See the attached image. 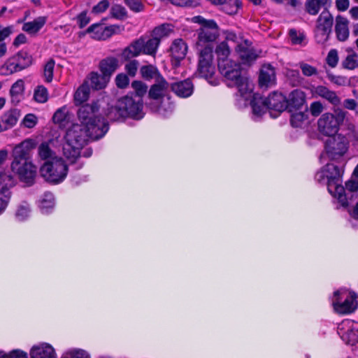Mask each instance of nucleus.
<instances>
[{
  "instance_id": "29",
  "label": "nucleus",
  "mask_w": 358,
  "mask_h": 358,
  "mask_svg": "<svg viewBox=\"0 0 358 358\" xmlns=\"http://www.w3.org/2000/svg\"><path fill=\"white\" fill-rule=\"evenodd\" d=\"M141 43L134 40L127 47H126L121 53V57L124 61L132 60L134 57H136L142 54L140 48Z\"/></svg>"
},
{
  "instance_id": "28",
  "label": "nucleus",
  "mask_w": 358,
  "mask_h": 358,
  "mask_svg": "<svg viewBox=\"0 0 358 358\" xmlns=\"http://www.w3.org/2000/svg\"><path fill=\"white\" fill-rule=\"evenodd\" d=\"M20 116L21 113L19 109L12 108L4 113L1 119L6 130H8L13 128L17 124Z\"/></svg>"
},
{
  "instance_id": "2",
  "label": "nucleus",
  "mask_w": 358,
  "mask_h": 358,
  "mask_svg": "<svg viewBox=\"0 0 358 358\" xmlns=\"http://www.w3.org/2000/svg\"><path fill=\"white\" fill-rule=\"evenodd\" d=\"M90 138L87 129L78 124H73L66 132V143L63 146L64 155L75 166V169L78 170L83 166V162H80V150L84 147Z\"/></svg>"
},
{
  "instance_id": "10",
  "label": "nucleus",
  "mask_w": 358,
  "mask_h": 358,
  "mask_svg": "<svg viewBox=\"0 0 358 358\" xmlns=\"http://www.w3.org/2000/svg\"><path fill=\"white\" fill-rule=\"evenodd\" d=\"M333 24V15L324 9L317 17L314 29V36L317 43L324 44L329 39Z\"/></svg>"
},
{
  "instance_id": "44",
  "label": "nucleus",
  "mask_w": 358,
  "mask_h": 358,
  "mask_svg": "<svg viewBox=\"0 0 358 358\" xmlns=\"http://www.w3.org/2000/svg\"><path fill=\"white\" fill-rule=\"evenodd\" d=\"M30 213L29 205L26 201H23L17 207L15 216L19 221H24L29 216Z\"/></svg>"
},
{
  "instance_id": "62",
  "label": "nucleus",
  "mask_w": 358,
  "mask_h": 358,
  "mask_svg": "<svg viewBox=\"0 0 358 358\" xmlns=\"http://www.w3.org/2000/svg\"><path fill=\"white\" fill-rule=\"evenodd\" d=\"M124 1L134 12H140L143 10V5L139 0H124Z\"/></svg>"
},
{
  "instance_id": "49",
  "label": "nucleus",
  "mask_w": 358,
  "mask_h": 358,
  "mask_svg": "<svg viewBox=\"0 0 358 358\" xmlns=\"http://www.w3.org/2000/svg\"><path fill=\"white\" fill-rule=\"evenodd\" d=\"M54 67L55 61L53 59L48 61L44 66L43 74L45 80L48 83H50L52 80Z\"/></svg>"
},
{
  "instance_id": "11",
  "label": "nucleus",
  "mask_w": 358,
  "mask_h": 358,
  "mask_svg": "<svg viewBox=\"0 0 358 358\" xmlns=\"http://www.w3.org/2000/svg\"><path fill=\"white\" fill-rule=\"evenodd\" d=\"M119 104L122 107V113L126 117H129L135 120H141L144 116L143 111V99L133 95H126L118 99Z\"/></svg>"
},
{
  "instance_id": "4",
  "label": "nucleus",
  "mask_w": 358,
  "mask_h": 358,
  "mask_svg": "<svg viewBox=\"0 0 358 358\" xmlns=\"http://www.w3.org/2000/svg\"><path fill=\"white\" fill-rule=\"evenodd\" d=\"M220 73L225 78L227 86L236 87L240 96L246 98L251 90L249 87L248 79L242 74V68L239 63L231 59L224 60L217 64Z\"/></svg>"
},
{
  "instance_id": "6",
  "label": "nucleus",
  "mask_w": 358,
  "mask_h": 358,
  "mask_svg": "<svg viewBox=\"0 0 358 358\" xmlns=\"http://www.w3.org/2000/svg\"><path fill=\"white\" fill-rule=\"evenodd\" d=\"M327 176V186L329 192L337 198L338 202L344 207L348 206L345 189L341 185L343 167H339L334 164H327L323 167Z\"/></svg>"
},
{
  "instance_id": "52",
  "label": "nucleus",
  "mask_w": 358,
  "mask_h": 358,
  "mask_svg": "<svg viewBox=\"0 0 358 358\" xmlns=\"http://www.w3.org/2000/svg\"><path fill=\"white\" fill-rule=\"evenodd\" d=\"M23 91L24 82L22 80H19L12 85L10 92L13 99L14 97L17 98L19 95L22 94Z\"/></svg>"
},
{
  "instance_id": "51",
  "label": "nucleus",
  "mask_w": 358,
  "mask_h": 358,
  "mask_svg": "<svg viewBox=\"0 0 358 358\" xmlns=\"http://www.w3.org/2000/svg\"><path fill=\"white\" fill-rule=\"evenodd\" d=\"M115 84L118 88L124 89L129 84V79L126 73H119L115 77Z\"/></svg>"
},
{
  "instance_id": "22",
  "label": "nucleus",
  "mask_w": 358,
  "mask_h": 358,
  "mask_svg": "<svg viewBox=\"0 0 358 358\" xmlns=\"http://www.w3.org/2000/svg\"><path fill=\"white\" fill-rule=\"evenodd\" d=\"M349 21L348 20L342 16L337 15L336 17L335 32L336 38L341 42L347 41L349 38Z\"/></svg>"
},
{
  "instance_id": "32",
  "label": "nucleus",
  "mask_w": 358,
  "mask_h": 358,
  "mask_svg": "<svg viewBox=\"0 0 358 358\" xmlns=\"http://www.w3.org/2000/svg\"><path fill=\"white\" fill-rule=\"evenodd\" d=\"M15 184V180L10 172L0 173V192L10 195V189Z\"/></svg>"
},
{
  "instance_id": "1",
  "label": "nucleus",
  "mask_w": 358,
  "mask_h": 358,
  "mask_svg": "<svg viewBox=\"0 0 358 358\" xmlns=\"http://www.w3.org/2000/svg\"><path fill=\"white\" fill-rule=\"evenodd\" d=\"M36 144L35 140L27 138L15 145L13 150L11 169L17 173L20 180L28 186L33 185L36 174V167L29 161Z\"/></svg>"
},
{
  "instance_id": "7",
  "label": "nucleus",
  "mask_w": 358,
  "mask_h": 358,
  "mask_svg": "<svg viewBox=\"0 0 358 358\" xmlns=\"http://www.w3.org/2000/svg\"><path fill=\"white\" fill-rule=\"evenodd\" d=\"M40 173L48 182L58 184L66 178L68 166L62 157H55L41 166Z\"/></svg>"
},
{
  "instance_id": "8",
  "label": "nucleus",
  "mask_w": 358,
  "mask_h": 358,
  "mask_svg": "<svg viewBox=\"0 0 358 358\" xmlns=\"http://www.w3.org/2000/svg\"><path fill=\"white\" fill-rule=\"evenodd\" d=\"M356 299L355 292H348L345 289H341L334 292L332 306L336 313L349 314L357 308Z\"/></svg>"
},
{
  "instance_id": "9",
  "label": "nucleus",
  "mask_w": 358,
  "mask_h": 358,
  "mask_svg": "<svg viewBox=\"0 0 358 358\" xmlns=\"http://www.w3.org/2000/svg\"><path fill=\"white\" fill-rule=\"evenodd\" d=\"M213 48L214 46L196 45V48L199 52L198 71L201 77L206 79L213 76L215 68L213 64Z\"/></svg>"
},
{
  "instance_id": "36",
  "label": "nucleus",
  "mask_w": 358,
  "mask_h": 358,
  "mask_svg": "<svg viewBox=\"0 0 358 358\" xmlns=\"http://www.w3.org/2000/svg\"><path fill=\"white\" fill-rule=\"evenodd\" d=\"M90 87L86 83L80 85L74 94V103L76 106L82 104L88 99L90 94Z\"/></svg>"
},
{
  "instance_id": "56",
  "label": "nucleus",
  "mask_w": 358,
  "mask_h": 358,
  "mask_svg": "<svg viewBox=\"0 0 358 358\" xmlns=\"http://www.w3.org/2000/svg\"><path fill=\"white\" fill-rule=\"evenodd\" d=\"M36 123L37 117L32 113L27 114L22 122V124L29 129L33 128L36 124Z\"/></svg>"
},
{
  "instance_id": "12",
  "label": "nucleus",
  "mask_w": 358,
  "mask_h": 358,
  "mask_svg": "<svg viewBox=\"0 0 358 358\" xmlns=\"http://www.w3.org/2000/svg\"><path fill=\"white\" fill-rule=\"evenodd\" d=\"M348 140L344 136H334L326 143V153L331 160H336L344 155L348 150Z\"/></svg>"
},
{
  "instance_id": "24",
  "label": "nucleus",
  "mask_w": 358,
  "mask_h": 358,
  "mask_svg": "<svg viewBox=\"0 0 358 358\" xmlns=\"http://www.w3.org/2000/svg\"><path fill=\"white\" fill-rule=\"evenodd\" d=\"M119 61L114 57H108L102 59L99 63V69L103 77L110 78L117 69Z\"/></svg>"
},
{
  "instance_id": "18",
  "label": "nucleus",
  "mask_w": 358,
  "mask_h": 358,
  "mask_svg": "<svg viewBox=\"0 0 358 358\" xmlns=\"http://www.w3.org/2000/svg\"><path fill=\"white\" fill-rule=\"evenodd\" d=\"M306 103V94L300 90H294L286 98V104L287 107L286 110L289 113L297 111L303 108Z\"/></svg>"
},
{
  "instance_id": "15",
  "label": "nucleus",
  "mask_w": 358,
  "mask_h": 358,
  "mask_svg": "<svg viewBox=\"0 0 358 358\" xmlns=\"http://www.w3.org/2000/svg\"><path fill=\"white\" fill-rule=\"evenodd\" d=\"M119 29L117 25L104 26L102 22L90 25L86 33L91 34L92 38L98 41H104L111 37Z\"/></svg>"
},
{
  "instance_id": "19",
  "label": "nucleus",
  "mask_w": 358,
  "mask_h": 358,
  "mask_svg": "<svg viewBox=\"0 0 358 358\" xmlns=\"http://www.w3.org/2000/svg\"><path fill=\"white\" fill-rule=\"evenodd\" d=\"M268 110H274L278 113H282L286 110L287 105L286 104V96L282 93L276 92L271 94L267 98L264 99Z\"/></svg>"
},
{
  "instance_id": "34",
  "label": "nucleus",
  "mask_w": 358,
  "mask_h": 358,
  "mask_svg": "<svg viewBox=\"0 0 358 358\" xmlns=\"http://www.w3.org/2000/svg\"><path fill=\"white\" fill-rule=\"evenodd\" d=\"M122 107L117 101L115 106L108 107L106 112V115L108 120L110 121H123L126 116L124 113H122Z\"/></svg>"
},
{
  "instance_id": "20",
  "label": "nucleus",
  "mask_w": 358,
  "mask_h": 358,
  "mask_svg": "<svg viewBox=\"0 0 358 358\" xmlns=\"http://www.w3.org/2000/svg\"><path fill=\"white\" fill-rule=\"evenodd\" d=\"M236 51L244 64H250L254 62L259 56L257 51L252 46L251 43H249L248 41H245L243 43L238 45Z\"/></svg>"
},
{
  "instance_id": "46",
  "label": "nucleus",
  "mask_w": 358,
  "mask_h": 358,
  "mask_svg": "<svg viewBox=\"0 0 358 358\" xmlns=\"http://www.w3.org/2000/svg\"><path fill=\"white\" fill-rule=\"evenodd\" d=\"M307 118V115L303 111H295L291 115L290 123L293 127H301L303 122Z\"/></svg>"
},
{
  "instance_id": "26",
  "label": "nucleus",
  "mask_w": 358,
  "mask_h": 358,
  "mask_svg": "<svg viewBox=\"0 0 358 358\" xmlns=\"http://www.w3.org/2000/svg\"><path fill=\"white\" fill-rule=\"evenodd\" d=\"M315 93L327 100L334 106H338L341 103V98L336 94L334 91L329 90L327 87L319 85L315 88Z\"/></svg>"
},
{
  "instance_id": "3",
  "label": "nucleus",
  "mask_w": 358,
  "mask_h": 358,
  "mask_svg": "<svg viewBox=\"0 0 358 358\" xmlns=\"http://www.w3.org/2000/svg\"><path fill=\"white\" fill-rule=\"evenodd\" d=\"M99 106L97 101L80 106L77 111L82 126L87 129L90 136L93 140L102 138L108 130V124L103 117L97 115Z\"/></svg>"
},
{
  "instance_id": "30",
  "label": "nucleus",
  "mask_w": 358,
  "mask_h": 358,
  "mask_svg": "<svg viewBox=\"0 0 358 358\" xmlns=\"http://www.w3.org/2000/svg\"><path fill=\"white\" fill-rule=\"evenodd\" d=\"M46 17L41 16L33 21L25 22L22 26V30L29 34H36L46 23Z\"/></svg>"
},
{
  "instance_id": "48",
  "label": "nucleus",
  "mask_w": 358,
  "mask_h": 358,
  "mask_svg": "<svg viewBox=\"0 0 358 358\" xmlns=\"http://www.w3.org/2000/svg\"><path fill=\"white\" fill-rule=\"evenodd\" d=\"M35 100L38 103H45L48 100V90L43 86H38L34 91Z\"/></svg>"
},
{
  "instance_id": "50",
  "label": "nucleus",
  "mask_w": 358,
  "mask_h": 358,
  "mask_svg": "<svg viewBox=\"0 0 358 358\" xmlns=\"http://www.w3.org/2000/svg\"><path fill=\"white\" fill-rule=\"evenodd\" d=\"M299 67L301 69L303 76L310 77L317 74V69L315 66H313L307 63L301 62L299 63Z\"/></svg>"
},
{
  "instance_id": "13",
  "label": "nucleus",
  "mask_w": 358,
  "mask_h": 358,
  "mask_svg": "<svg viewBox=\"0 0 358 358\" xmlns=\"http://www.w3.org/2000/svg\"><path fill=\"white\" fill-rule=\"evenodd\" d=\"M219 36L218 27L216 22L213 20H208L206 25L201 27L198 31V37L196 45L201 46H214L213 42Z\"/></svg>"
},
{
  "instance_id": "35",
  "label": "nucleus",
  "mask_w": 358,
  "mask_h": 358,
  "mask_svg": "<svg viewBox=\"0 0 358 358\" xmlns=\"http://www.w3.org/2000/svg\"><path fill=\"white\" fill-rule=\"evenodd\" d=\"M18 71H20L13 56L8 58L0 67V73L3 76H9Z\"/></svg>"
},
{
  "instance_id": "54",
  "label": "nucleus",
  "mask_w": 358,
  "mask_h": 358,
  "mask_svg": "<svg viewBox=\"0 0 358 358\" xmlns=\"http://www.w3.org/2000/svg\"><path fill=\"white\" fill-rule=\"evenodd\" d=\"M0 358H27V354L20 350H14L8 354L0 351Z\"/></svg>"
},
{
  "instance_id": "42",
  "label": "nucleus",
  "mask_w": 358,
  "mask_h": 358,
  "mask_svg": "<svg viewBox=\"0 0 358 358\" xmlns=\"http://www.w3.org/2000/svg\"><path fill=\"white\" fill-rule=\"evenodd\" d=\"M105 78L96 72H92L89 77L91 87L95 90L104 88L106 86Z\"/></svg>"
},
{
  "instance_id": "41",
  "label": "nucleus",
  "mask_w": 358,
  "mask_h": 358,
  "mask_svg": "<svg viewBox=\"0 0 358 358\" xmlns=\"http://www.w3.org/2000/svg\"><path fill=\"white\" fill-rule=\"evenodd\" d=\"M215 53L217 56V64L224 60H229L230 54L229 47L226 41H222L218 44L215 48Z\"/></svg>"
},
{
  "instance_id": "45",
  "label": "nucleus",
  "mask_w": 358,
  "mask_h": 358,
  "mask_svg": "<svg viewBox=\"0 0 358 358\" xmlns=\"http://www.w3.org/2000/svg\"><path fill=\"white\" fill-rule=\"evenodd\" d=\"M131 87L135 92L133 96L142 97L146 94L148 91V86L145 83L141 80H134L131 83Z\"/></svg>"
},
{
  "instance_id": "64",
  "label": "nucleus",
  "mask_w": 358,
  "mask_h": 358,
  "mask_svg": "<svg viewBox=\"0 0 358 358\" xmlns=\"http://www.w3.org/2000/svg\"><path fill=\"white\" fill-rule=\"evenodd\" d=\"M343 106L350 110L355 111L358 115V103L353 99H346L343 101Z\"/></svg>"
},
{
  "instance_id": "38",
  "label": "nucleus",
  "mask_w": 358,
  "mask_h": 358,
  "mask_svg": "<svg viewBox=\"0 0 358 358\" xmlns=\"http://www.w3.org/2000/svg\"><path fill=\"white\" fill-rule=\"evenodd\" d=\"M55 206L54 195L51 192H45L40 200L39 207L43 213H48Z\"/></svg>"
},
{
  "instance_id": "57",
  "label": "nucleus",
  "mask_w": 358,
  "mask_h": 358,
  "mask_svg": "<svg viewBox=\"0 0 358 358\" xmlns=\"http://www.w3.org/2000/svg\"><path fill=\"white\" fill-rule=\"evenodd\" d=\"M110 3L108 0H102L95 5L92 9V13L100 14L105 12L109 7Z\"/></svg>"
},
{
  "instance_id": "37",
  "label": "nucleus",
  "mask_w": 358,
  "mask_h": 358,
  "mask_svg": "<svg viewBox=\"0 0 358 358\" xmlns=\"http://www.w3.org/2000/svg\"><path fill=\"white\" fill-rule=\"evenodd\" d=\"M20 71L29 67L32 63L31 56L26 51L21 50L13 55Z\"/></svg>"
},
{
  "instance_id": "43",
  "label": "nucleus",
  "mask_w": 358,
  "mask_h": 358,
  "mask_svg": "<svg viewBox=\"0 0 358 358\" xmlns=\"http://www.w3.org/2000/svg\"><path fill=\"white\" fill-rule=\"evenodd\" d=\"M172 31L173 29L171 24H163L155 27L152 31V35L154 38H157L160 41L162 38L167 36Z\"/></svg>"
},
{
  "instance_id": "17",
  "label": "nucleus",
  "mask_w": 358,
  "mask_h": 358,
  "mask_svg": "<svg viewBox=\"0 0 358 358\" xmlns=\"http://www.w3.org/2000/svg\"><path fill=\"white\" fill-rule=\"evenodd\" d=\"M170 52L172 57V65L177 68L179 66L180 61L186 56L187 45L182 39H176L170 47Z\"/></svg>"
},
{
  "instance_id": "63",
  "label": "nucleus",
  "mask_w": 358,
  "mask_h": 358,
  "mask_svg": "<svg viewBox=\"0 0 358 358\" xmlns=\"http://www.w3.org/2000/svg\"><path fill=\"white\" fill-rule=\"evenodd\" d=\"M289 34L293 44H301L305 38L303 34L298 33L294 29H290Z\"/></svg>"
},
{
  "instance_id": "39",
  "label": "nucleus",
  "mask_w": 358,
  "mask_h": 358,
  "mask_svg": "<svg viewBox=\"0 0 358 358\" xmlns=\"http://www.w3.org/2000/svg\"><path fill=\"white\" fill-rule=\"evenodd\" d=\"M329 0H306L305 3L306 12L312 15H317L321 7L325 6Z\"/></svg>"
},
{
  "instance_id": "21",
  "label": "nucleus",
  "mask_w": 358,
  "mask_h": 358,
  "mask_svg": "<svg viewBox=\"0 0 358 358\" xmlns=\"http://www.w3.org/2000/svg\"><path fill=\"white\" fill-rule=\"evenodd\" d=\"M136 40L141 43L140 48L141 49L142 54L155 57L159 45V40L153 36L148 39L144 36H141Z\"/></svg>"
},
{
  "instance_id": "23",
  "label": "nucleus",
  "mask_w": 358,
  "mask_h": 358,
  "mask_svg": "<svg viewBox=\"0 0 358 358\" xmlns=\"http://www.w3.org/2000/svg\"><path fill=\"white\" fill-rule=\"evenodd\" d=\"M31 358H56L54 348L48 343L34 346L30 352Z\"/></svg>"
},
{
  "instance_id": "27",
  "label": "nucleus",
  "mask_w": 358,
  "mask_h": 358,
  "mask_svg": "<svg viewBox=\"0 0 358 358\" xmlns=\"http://www.w3.org/2000/svg\"><path fill=\"white\" fill-rule=\"evenodd\" d=\"M275 78V70L271 65L264 66L259 77V83L261 87H268L274 83Z\"/></svg>"
},
{
  "instance_id": "14",
  "label": "nucleus",
  "mask_w": 358,
  "mask_h": 358,
  "mask_svg": "<svg viewBox=\"0 0 358 358\" xmlns=\"http://www.w3.org/2000/svg\"><path fill=\"white\" fill-rule=\"evenodd\" d=\"M337 332L346 344L355 345L358 343V323L345 320L338 324Z\"/></svg>"
},
{
  "instance_id": "40",
  "label": "nucleus",
  "mask_w": 358,
  "mask_h": 358,
  "mask_svg": "<svg viewBox=\"0 0 358 358\" xmlns=\"http://www.w3.org/2000/svg\"><path fill=\"white\" fill-rule=\"evenodd\" d=\"M38 155L41 159L45 160L46 162L57 157L47 142H43L38 146Z\"/></svg>"
},
{
  "instance_id": "53",
  "label": "nucleus",
  "mask_w": 358,
  "mask_h": 358,
  "mask_svg": "<svg viewBox=\"0 0 358 358\" xmlns=\"http://www.w3.org/2000/svg\"><path fill=\"white\" fill-rule=\"evenodd\" d=\"M357 57V55L356 53L348 55L345 60H343L342 62L343 68L347 69H355L357 66V61L355 60V57Z\"/></svg>"
},
{
  "instance_id": "47",
  "label": "nucleus",
  "mask_w": 358,
  "mask_h": 358,
  "mask_svg": "<svg viewBox=\"0 0 358 358\" xmlns=\"http://www.w3.org/2000/svg\"><path fill=\"white\" fill-rule=\"evenodd\" d=\"M128 62L124 66V70L127 75L130 77H135L139 66V62L136 59L127 61Z\"/></svg>"
},
{
  "instance_id": "31",
  "label": "nucleus",
  "mask_w": 358,
  "mask_h": 358,
  "mask_svg": "<svg viewBox=\"0 0 358 358\" xmlns=\"http://www.w3.org/2000/svg\"><path fill=\"white\" fill-rule=\"evenodd\" d=\"M253 113L257 116L263 115L266 110H268L265 99L259 94H255L250 102Z\"/></svg>"
},
{
  "instance_id": "60",
  "label": "nucleus",
  "mask_w": 358,
  "mask_h": 358,
  "mask_svg": "<svg viewBox=\"0 0 358 358\" xmlns=\"http://www.w3.org/2000/svg\"><path fill=\"white\" fill-rule=\"evenodd\" d=\"M324 110V106L320 101H313L310 107L309 110L313 116L317 117Z\"/></svg>"
},
{
  "instance_id": "59",
  "label": "nucleus",
  "mask_w": 358,
  "mask_h": 358,
  "mask_svg": "<svg viewBox=\"0 0 358 358\" xmlns=\"http://www.w3.org/2000/svg\"><path fill=\"white\" fill-rule=\"evenodd\" d=\"M338 62V52L335 49L331 50L327 57V63L332 68L335 67Z\"/></svg>"
},
{
  "instance_id": "61",
  "label": "nucleus",
  "mask_w": 358,
  "mask_h": 358,
  "mask_svg": "<svg viewBox=\"0 0 358 358\" xmlns=\"http://www.w3.org/2000/svg\"><path fill=\"white\" fill-rule=\"evenodd\" d=\"M70 358H90L89 354L81 349H73L66 353Z\"/></svg>"
},
{
  "instance_id": "16",
  "label": "nucleus",
  "mask_w": 358,
  "mask_h": 358,
  "mask_svg": "<svg viewBox=\"0 0 358 358\" xmlns=\"http://www.w3.org/2000/svg\"><path fill=\"white\" fill-rule=\"evenodd\" d=\"M318 130L325 136L335 135L339 128L334 115L330 113L323 114L317 121Z\"/></svg>"
},
{
  "instance_id": "58",
  "label": "nucleus",
  "mask_w": 358,
  "mask_h": 358,
  "mask_svg": "<svg viewBox=\"0 0 358 358\" xmlns=\"http://www.w3.org/2000/svg\"><path fill=\"white\" fill-rule=\"evenodd\" d=\"M110 15L115 18H122L126 15L124 8L120 5L116 4L111 7Z\"/></svg>"
},
{
  "instance_id": "55",
  "label": "nucleus",
  "mask_w": 358,
  "mask_h": 358,
  "mask_svg": "<svg viewBox=\"0 0 358 358\" xmlns=\"http://www.w3.org/2000/svg\"><path fill=\"white\" fill-rule=\"evenodd\" d=\"M67 113L66 107H62L57 110L52 117V120L55 123H62L66 120Z\"/></svg>"
},
{
  "instance_id": "33",
  "label": "nucleus",
  "mask_w": 358,
  "mask_h": 358,
  "mask_svg": "<svg viewBox=\"0 0 358 358\" xmlns=\"http://www.w3.org/2000/svg\"><path fill=\"white\" fill-rule=\"evenodd\" d=\"M140 74L145 80L155 79V82L162 77L157 68L152 64L143 65L140 68Z\"/></svg>"
},
{
  "instance_id": "25",
  "label": "nucleus",
  "mask_w": 358,
  "mask_h": 358,
  "mask_svg": "<svg viewBox=\"0 0 358 358\" xmlns=\"http://www.w3.org/2000/svg\"><path fill=\"white\" fill-rule=\"evenodd\" d=\"M171 90L178 96L188 97L193 92V84L189 80L174 83L171 85Z\"/></svg>"
},
{
  "instance_id": "5",
  "label": "nucleus",
  "mask_w": 358,
  "mask_h": 358,
  "mask_svg": "<svg viewBox=\"0 0 358 358\" xmlns=\"http://www.w3.org/2000/svg\"><path fill=\"white\" fill-rule=\"evenodd\" d=\"M169 83L163 77H159L148 91L149 101L147 106L152 113H157L163 117H166L173 110V106L168 101L165 103V94L169 89Z\"/></svg>"
}]
</instances>
